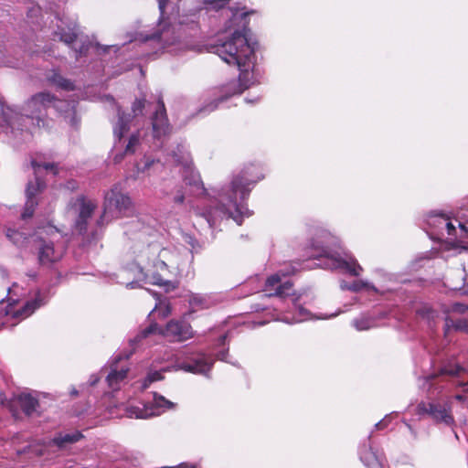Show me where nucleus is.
<instances>
[{"mask_svg": "<svg viewBox=\"0 0 468 468\" xmlns=\"http://www.w3.org/2000/svg\"><path fill=\"white\" fill-rule=\"evenodd\" d=\"M130 270L135 282L127 284L134 288L138 282L156 285L170 292L177 288L185 261L176 250L161 248L158 244L144 245L134 251Z\"/></svg>", "mask_w": 468, "mask_h": 468, "instance_id": "nucleus-1", "label": "nucleus"}, {"mask_svg": "<svg viewBox=\"0 0 468 468\" xmlns=\"http://www.w3.org/2000/svg\"><path fill=\"white\" fill-rule=\"evenodd\" d=\"M226 34L224 38L218 39V43L213 46V52L229 65L237 66L240 70L239 79V81H233L228 85V95L207 104L200 112H211L229 95L241 93L249 88V84L243 81L247 79L249 71L255 66L254 45L250 44L247 38L245 24L236 28L229 27Z\"/></svg>", "mask_w": 468, "mask_h": 468, "instance_id": "nucleus-2", "label": "nucleus"}, {"mask_svg": "<svg viewBox=\"0 0 468 468\" xmlns=\"http://www.w3.org/2000/svg\"><path fill=\"white\" fill-rule=\"evenodd\" d=\"M252 183V180L244 176H237L229 188L222 189L218 194L217 207L208 214L209 225L212 226L217 218H232L240 224L239 217L250 215L244 200L249 196Z\"/></svg>", "mask_w": 468, "mask_h": 468, "instance_id": "nucleus-3", "label": "nucleus"}, {"mask_svg": "<svg viewBox=\"0 0 468 468\" xmlns=\"http://www.w3.org/2000/svg\"><path fill=\"white\" fill-rule=\"evenodd\" d=\"M55 98L48 92H39L28 100L24 108V114H19L12 108H2L3 116L6 123L12 129H19L23 122L35 123L37 127L44 125V120L41 118L43 112L53 103H56Z\"/></svg>", "mask_w": 468, "mask_h": 468, "instance_id": "nucleus-4", "label": "nucleus"}, {"mask_svg": "<svg viewBox=\"0 0 468 468\" xmlns=\"http://www.w3.org/2000/svg\"><path fill=\"white\" fill-rule=\"evenodd\" d=\"M427 224L441 238L446 237L453 248L468 250V230L457 218H452L445 214L432 213L427 218Z\"/></svg>", "mask_w": 468, "mask_h": 468, "instance_id": "nucleus-5", "label": "nucleus"}, {"mask_svg": "<svg viewBox=\"0 0 468 468\" xmlns=\"http://www.w3.org/2000/svg\"><path fill=\"white\" fill-rule=\"evenodd\" d=\"M58 235V232L54 227H47L38 232L35 242L40 264L48 265L62 258L64 248L61 244L55 243Z\"/></svg>", "mask_w": 468, "mask_h": 468, "instance_id": "nucleus-6", "label": "nucleus"}, {"mask_svg": "<svg viewBox=\"0 0 468 468\" xmlns=\"http://www.w3.org/2000/svg\"><path fill=\"white\" fill-rule=\"evenodd\" d=\"M172 157L174 161L182 165L183 178L186 185L193 187L197 195L203 194L205 188L199 174L192 166V159L185 146L178 145L176 151H173Z\"/></svg>", "mask_w": 468, "mask_h": 468, "instance_id": "nucleus-7", "label": "nucleus"}, {"mask_svg": "<svg viewBox=\"0 0 468 468\" xmlns=\"http://www.w3.org/2000/svg\"><path fill=\"white\" fill-rule=\"evenodd\" d=\"M176 404L165 397L154 394L152 402L144 404L140 407H130L127 410V414L130 418L136 419H148L154 416H159L165 412L167 410L174 409Z\"/></svg>", "mask_w": 468, "mask_h": 468, "instance_id": "nucleus-8", "label": "nucleus"}, {"mask_svg": "<svg viewBox=\"0 0 468 468\" xmlns=\"http://www.w3.org/2000/svg\"><path fill=\"white\" fill-rule=\"evenodd\" d=\"M468 306L463 303H455L444 309L445 326L444 334L448 335L451 331H462L468 333V319L459 318V315L465 314Z\"/></svg>", "mask_w": 468, "mask_h": 468, "instance_id": "nucleus-9", "label": "nucleus"}, {"mask_svg": "<svg viewBox=\"0 0 468 468\" xmlns=\"http://www.w3.org/2000/svg\"><path fill=\"white\" fill-rule=\"evenodd\" d=\"M131 206L130 197L121 193L116 187L111 189L105 195L104 218H117L125 212Z\"/></svg>", "mask_w": 468, "mask_h": 468, "instance_id": "nucleus-10", "label": "nucleus"}, {"mask_svg": "<svg viewBox=\"0 0 468 468\" xmlns=\"http://www.w3.org/2000/svg\"><path fill=\"white\" fill-rule=\"evenodd\" d=\"M96 206L90 200L78 198L70 207L69 214L77 216L75 229L79 233L86 230L88 219L91 217Z\"/></svg>", "mask_w": 468, "mask_h": 468, "instance_id": "nucleus-11", "label": "nucleus"}, {"mask_svg": "<svg viewBox=\"0 0 468 468\" xmlns=\"http://www.w3.org/2000/svg\"><path fill=\"white\" fill-rule=\"evenodd\" d=\"M324 260V267L328 269H342L354 276H359L363 271L356 260L352 255L346 253L343 257L325 253Z\"/></svg>", "mask_w": 468, "mask_h": 468, "instance_id": "nucleus-12", "label": "nucleus"}, {"mask_svg": "<svg viewBox=\"0 0 468 468\" xmlns=\"http://www.w3.org/2000/svg\"><path fill=\"white\" fill-rule=\"evenodd\" d=\"M417 413L420 415L428 414L435 421L442 422L446 425L453 423V417L451 414V406L449 404L439 403H420L417 406Z\"/></svg>", "mask_w": 468, "mask_h": 468, "instance_id": "nucleus-13", "label": "nucleus"}, {"mask_svg": "<svg viewBox=\"0 0 468 468\" xmlns=\"http://www.w3.org/2000/svg\"><path fill=\"white\" fill-rule=\"evenodd\" d=\"M213 366V359L202 354L191 359L188 362H178L176 369H181L186 372L207 376Z\"/></svg>", "mask_w": 468, "mask_h": 468, "instance_id": "nucleus-14", "label": "nucleus"}, {"mask_svg": "<svg viewBox=\"0 0 468 468\" xmlns=\"http://www.w3.org/2000/svg\"><path fill=\"white\" fill-rule=\"evenodd\" d=\"M285 275L286 273L279 271L267 279L265 290L269 292V296L286 297L291 295L292 283L290 282H282V276Z\"/></svg>", "mask_w": 468, "mask_h": 468, "instance_id": "nucleus-15", "label": "nucleus"}, {"mask_svg": "<svg viewBox=\"0 0 468 468\" xmlns=\"http://www.w3.org/2000/svg\"><path fill=\"white\" fill-rule=\"evenodd\" d=\"M160 333L171 341H185L193 335L189 324L176 321H170L165 330L160 329Z\"/></svg>", "mask_w": 468, "mask_h": 468, "instance_id": "nucleus-16", "label": "nucleus"}, {"mask_svg": "<svg viewBox=\"0 0 468 468\" xmlns=\"http://www.w3.org/2000/svg\"><path fill=\"white\" fill-rule=\"evenodd\" d=\"M154 136L160 137L169 132V124L166 118L165 104L162 101H158L157 109L152 120Z\"/></svg>", "mask_w": 468, "mask_h": 468, "instance_id": "nucleus-17", "label": "nucleus"}, {"mask_svg": "<svg viewBox=\"0 0 468 468\" xmlns=\"http://www.w3.org/2000/svg\"><path fill=\"white\" fill-rule=\"evenodd\" d=\"M42 188V184L39 182L38 178L35 183L30 182L27 187V203L25 207V210L22 214L23 218H30L33 213L35 207L37 206V202L34 200L36 194L40 191Z\"/></svg>", "mask_w": 468, "mask_h": 468, "instance_id": "nucleus-18", "label": "nucleus"}, {"mask_svg": "<svg viewBox=\"0 0 468 468\" xmlns=\"http://www.w3.org/2000/svg\"><path fill=\"white\" fill-rule=\"evenodd\" d=\"M128 370L126 367H118L113 366L106 378L109 387L112 389H118L126 378Z\"/></svg>", "mask_w": 468, "mask_h": 468, "instance_id": "nucleus-19", "label": "nucleus"}, {"mask_svg": "<svg viewBox=\"0 0 468 468\" xmlns=\"http://www.w3.org/2000/svg\"><path fill=\"white\" fill-rule=\"evenodd\" d=\"M118 121L114 124L113 133L114 136L120 141L129 131L130 122H132L131 116L129 114H125L121 112V110L118 108Z\"/></svg>", "mask_w": 468, "mask_h": 468, "instance_id": "nucleus-20", "label": "nucleus"}, {"mask_svg": "<svg viewBox=\"0 0 468 468\" xmlns=\"http://www.w3.org/2000/svg\"><path fill=\"white\" fill-rule=\"evenodd\" d=\"M360 459L369 468H382L381 462L377 452L371 447L364 446L360 451Z\"/></svg>", "mask_w": 468, "mask_h": 468, "instance_id": "nucleus-21", "label": "nucleus"}, {"mask_svg": "<svg viewBox=\"0 0 468 468\" xmlns=\"http://www.w3.org/2000/svg\"><path fill=\"white\" fill-rule=\"evenodd\" d=\"M44 303L40 294H38L33 301L27 302L26 305L14 313V317H20L22 319L31 315L36 309L40 307Z\"/></svg>", "mask_w": 468, "mask_h": 468, "instance_id": "nucleus-22", "label": "nucleus"}, {"mask_svg": "<svg viewBox=\"0 0 468 468\" xmlns=\"http://www.w3.org/2000/svg\"><path fill=\"white\" fill-rule=\"evenodd\" d=\"M18 402L26 412V414L29 415L37 410L38 405L37 399L28 393H22L18 396Z\"/></svg>", "mask_w": 468, "mask_h": 468, "instance_id": "nucleus-23", "label": "nucleus"}, {"mask_svg": "<svg viewBox=\"0 0 468 468\" xmlns=\"http://www.w3.org/2000/svg\"><path fill=\"white\" fill-rule=\"evenodd\" d=\"M81 438L82 434L80 431H74L58 435L53 439V442L58 447H64L67 444L79 441Z\"/></svg>", "mask_w": 468, "mask_h": 468, "instance_id": "nucleus-24", "label": "nucleus"}, {"mask_svg": "<svg viewBox=\"0 0 468 468\" xmlns=\"http://www.w3.org/2000/svg\"><path fill=\"white\" fill-rule=\"evenodd\" d=\"M56 35L59 37L61 41H63L66 44H71L73 43L76 38L78 37V31L76 29V27L72 28H69V31H66L62 27H58V30L56 32Z\"/></svg>", "mask_w": 468, "mask_h": 468, "instance_id": "nucleus-25", "label": "nucleus"}, {"mask_svg": "<svg viewBox=\"0 0 468 468\" xmlns=\"http://www.w3.org/2000/svg\"><path fill=\"white\" fill-rule=\"evenodd\" d=\"M353 325L358 331L368 330L376 326V323L373 317L368 315H362L358 318L354 319Z\"/></svg>", "mask_w": 468, "mask_h": 468, "instance_id": "nucleus-26", "label": "nucleus"}, {"mask_svg": "<svg viewBox=\"0 0 468 468\" xmlns=\"http://www.w3.org/2000/svg\"><path fill=\"white\" fill-rule=\"evenodd\" d=\"M153 313H157L159 316L165 318L171 313V308L166 301L158 300L155 303Z\"/></svg>", "mask_w": 468, "mask_h": 468, "instance_id": "nucleus-27", "label": "nucleus"}, {"mask_svg": "<svg viewBox=\"0 0 468 468\" xmlns=\"http://www.w3.org/2000/svg\"><path fill=\"white\" fill-rule=\"evenodd\" d=\"M6 237L16 245L22 246L26 240V237L15 230V229H7L6 231Z\"/></svg>", "mask_w": 468, "mask_h": 468, "instance_id": "nucleus-28", "label": "nucleus"}, {"mask_svg": "<svg viewBox=\"0 0 468 468\" xmlns=\"http://www.w3.org/2000/svg\"><path fill=\"white\" fill-rule=\"evenodd\" d=\"M51 81L63 90L73 89V84L69 80L64 79L62 76L58 74H54V76L51 78Z\"/></svg>", "mask_w": 468, "mask_h": 468, "instance_id": "nucleus-29", "label": "nucleus"}, {"mask_svg": "<svg viewBox=\"0 0 468 468\" xmlns=\"http://www.w3.org/2000/svg\"><path fill=\"white\" fill-rule=\"evenodd\" d=\"M139 137H140L139 132L131 134V136L129 137L128 144H126V147H125V153H133L134 152L135 146L139 143Z\"/></svg>", "mask_w": 468, "mask_h": 468, "instance_id": "nucleus-30", "label": "nucleus"}, {"mask_svg": "<svg viewBox=\"0 0 468 468\" xmlns=\"http://www.w3.org/2000/svg\"><path fill=\"white\" fill-rule=\"evenodd\" d=\"M32 165H33V168H34V171H35V174L37 175L40 173V170L43 168V169H46V170H52L53 171V175H56L57 174V169L55 167L54 165H51V164H40V163H37L36 161H33L32 162Z\"/></svg>", "mask_w": 468, "mask_h": 468, "instance_id": "nucleus-31", "label": "nucleus"}, {"mask_svg": "<svg viewBox=\"0 0 468 468\" xmlns=\"http://www.w3.org/2000/svg\"><path fill=\"white\" fill-rule=\"evenodd\" d=\"M230 0H205L207 6L210 9L223 8Z\"/></svg>", "mask_w": 468, "mask_h": 468, "instance_id": "nucleus-32", "label": "nucleus"}, {"mask_svg": "<svg viewBox=\"0 0 468 468\" xmlns=\"http://www.w3.org/2000/svg\"><path fill=\"white\" fill-rule=\"evenodd\" d=\"M154 164V160L149 157L144 158L142 164L138 165V171L144 173L146 172Z\"/></svg>", "mask_w": 468, "mask_h": 468, "instance_id": "nucleus-33", "label": "nucleus"}, {"mask_svg": "<svg viewBox=\"0 0 468 468\" xmlns=\"http://www.w3.org/2000/svg\"><path fill=\"white\" fill-rule=\"evenodd\" d=\"M144 107V100H135V101L133 104V112L134 115H137L142 112L143 109Z\"/></svg>", "mask_w": 468, "mask_h": 468, "instance_id": "nucleus-34", "label": "nucleus"}, {"mask_svg": "<svg viewBox=\"0 0 468 468\" xmlns=\"http://www.w3.org/2000/svg\"><path fill=\"white\" fill-rule=\"evenodd\" d=\"M462 368L459 366L446 367L441 369V374L456 375Z\"/></svg>", "mask_w": 468, "mask_h": 468, "instance_id": "nucleus-35", "label": "nucleus"}, {"mask_svg": "<svg viewBox=\"0 0 468 468\" xmlns=\"http://www.w3.org/2000/svg\"><path fill=\"white\" fill-rule=\"evenodd\" d=\"M162 378V374L159 371H151L147 374V381L149 382H154L157 380H161Z\"/></svg>", "mask_w": 468, "mask_h": 468, "instance_id": "nucleus-36", "label": "nucleus"}, {"mask_svg": "<svg viewBox=\"0 0 468 468\" xmlns=\"http://www.w3.org/2000/svg\"><path fill=\"white\" fill-rule=\"evenodd\" d=\"M367 283L364 282H354L353 284H351L350 286L347 287L348 290H351V291H354V292H356V291H359L361 288L367 286Z\"/></svg>", "mask_w": 468, "mask_h": 468, "instance_id": "nucleus-37", "label": "nucleus"}, {"mask_svg": "<svg viewBox=\"0 0 468 468\" xmlns=\"http://www.w3.org/2000/svg\"><path fill=\"white\" fill-rule=\"evenodd\" d=\"M66 118H69V122L72 125H75L78 121H77V118H76V113H75V111L73 109V106L71 107L70 111L69 112L68 115L66 116Z\"/></svg>", "mask_w": 468, "mask_h": 468, "instance_id": "nucleus-38", "label": "nucleus"}, {"mask_svg": "<svg viewBox=\"0 0 468 468\" xmlns=\"http://www.w3.org/2000/svg\"><path fill=\"white\" fill-rule=\"evenodd\" d=\"M300 317L295 319V322H302L306 319L305 315L307 314L306 310H304L303 307H298Z\"/></svg>", "mask_w": 468, "mask_h": 468, "instance_id": "nucleus-39", "label": "nucleus"}, {"mask_svg": "<svg viewBox=\"0 0 468 468\" xmlns=\"http://www.w3.org/2000/svg\"><path fill=\"white\" fill-rule=\"evenodd\" d=\"M185 200V196L183 193L181 192H178L175 197H174V202L176 203V204H182Z\"/></svg>", "mask_w": 468, "mask_h": 468, "instance_id": "nucleus-40", "label": "nucleus"}, {"mask_svg": "<svg viewBox=\"0 0 468 468\" xmlns=\"http://www.w3.org/2000/svg\"><path fill=\"white\" fill-rule=\"evenodd\" d=\"M156 1L158 2L160 12L162 14H164L168 0H156Z\"/></svg>", "mask_w": 468, "mask_h": 468, "instance_id": "nucleus-41", "label": "nucleus"}, {"mask_svg": "<svg viewBox=\"0 0 468 468\" xmlns=\"http://www.w3.org/2000/svg\"><path fill=\"white\" fill-rule=\"evenodd\" d=\"M156 329H157V326L155 324L154 325H151L148 329L144 330L142 333V337H145L148 334H150L152 332H154Z\"/></svg>", "mask_w": 468, "mask_h": 468, "instance_id": "nucleus-42", "label": "nucleus"}, {"mask_svg": "<svg viewBox=\"0 0 468 468\" xmlns=\"http://www.w3.org/2000/svg\"><path fill=\"white\" fill-rule=\"evenodd\" d=\"M251 13H253V11H251ZM250 14V12L249 13H241L240 15L238 13V11H235L234 14H233V19H237L238 17H240L241 19H243L247 15Z\"/></svg>", "mask_w": 468, "mask_h": 468, "instance_id": "nucleus-43", "label": "nucleus"}, {"mask_svg": "<svg viewBox=\"0 0 468 468\" xmlns=\"http://www.w3.org/2000/svg\"><path fill=\"white\" fill-rule=\"evenodd\" d=\"M169 30H166L165 32L160 33L159 35L155 36L160 41H166L165 37L168 35Z\"/></svg>", "mask_w": 468, "mask_h": 468, "instance_id": "nucleus-44", "label": "nucleus"}, {"mask_svg": "<svg viewBox=\"0 0 468 468\" xmlns=\"http://www.w3.org/2000/svg\"><path fill=\"white\" fill-rule=\"evenodd\" d=\"M153 382L147 381V377L142 381L141 389H146Z\"/></svg>", "mask_w": 468, "mask_h": 468, "instance_id": "nucleus-45", "label": "nucleus"}, {"mask_svg": "<svg viewBox=\"0 0 468 468\" xmlns=\"http://www.w3.org/2000/svg\"><path fill=\"white\" fill-rule=\"evenodd\" d=\"M100 380V377L96 375H92L90 378V384L91 386L95 385Z\"/></svg>", "mask_w": 468, "mask_h": 468, "instance_id": "nucleus-46", "label": "nucleus"}, {"mask_svg": "<svg viewBox=\"0 0 468 468\" xmlns=\"http://www.w3.org/2000/svg\"><path fill=\"white\" fill-rule=\"evenodd\" d=\"M387 425L386 419L380 420L376 424L377 429H383Z\"/></svg>", "mask_w": 468, "mask_h": 468, "instance_id": "nucleus-47", "label": "nucleus"}, {"mask_svg": "<svg viewBox=\"0 0 468 468\" xmlns=\"http://www.w3.org/2000/svg\"><path fill=\"white\" fill-rule=\"evenodd\" d=\"M201 302H202L201 299H199L197 297H194L193 300L191 301V304L192 305L201 304Z\"/></svg>", "mask_w": 468, "mask_h": 468, "instance_id": "nucleus-48", "label": "nucleus"}, {"mask_svg": "<svg viewBox=\"0 0 468 468\" xmlns=\"http://www.w3.org/2000/svg\"><path fill=\"white\" fill-rule=\"evenodd\" d=\"M88 48H89L88 47L82 46L79 50H76V52H79L80 55H81V54L85 53L86 50H88Z\"/></svg>", "mask_w": 468, "mask_h": 468, "instance_id": "nucleus-49", "label": "nucleus"}, {"mask_svg": "<svg viewBox=\"0 0 468 468\" xmlns=\"http://www.w3.org/2000/svg\"><path fill=\"white\" fill-rule=\"evenodd\" d=\"M225 356H226L225 352L219 353L218 355V358L220 359V360H225Z\"/></svg>", "mask_w": 468, "mask_h": 468, "instance_id": "nucleus-50", "label": "nucleus"}, {"mask_svg": "<svg viewBox=\"0 0 468 468\" xmlns=\"http://www.w3.org/2000/svg\"><path fill=\"white\" fill-rule=\"evenodd\" d=\"M455 399H458V400H463V397L462 395H456Z\"/></svg>", "mask_w": 468, "mask_h": 468, "instance_id": "nucleus-51", "label": "nucleus"}, {"mask_svg": "<svg viewBox=\"0 0 468 468\" xmlns=\"http://www.w3.org/2000/svg\"><path fill=\"white\" fill-rule=\"evenodd\" d=\"M348 286H349V285H346V284H344V283H342V284H341V288H342V289H347V287H348Z\"/></svg>", "mask_w": 468, "mask_h": 468, "instance_id": "nucleus-52", "label": "nucleus"}, {"mask_svg": "<svg viewBox=\"0 0 468 468\" xmlns=\"http://www.w3.org/2000/svg\"><path fill=\"white\" fill-rule=\"evenodd\" d=\"M171 45H174V41H173V42H171V43H168V44H167V48H168L169 46H171Z\"/></svg>", "mask_w": 468, "mask_h": 468, "instance_id": "nucleus-53", "label": "nucleus"}, {"mask_svg": "<svg viewBox=\"0 0 468 468\" xmlns=\"http://www.w3.org/2000/svg\"><path fill=\"white\" fill-rule=\"evenodd\" d=\"M466 390H468V388H467V389H466Z\"/></svg>", "mask_w": 468, "mask_h": 468, "instance_id": "nucleus-54", "label": "nucleus"}]
</instances>
